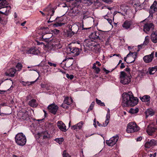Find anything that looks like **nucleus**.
<instances>
[{
    "label": "nucleus",
    "mask_w": 157,
    "mask_h": 157,
    "mask_svg": "<svg viewBox=\"0 0 157 157\" xmlns=\"http://www.w3.org/2000/svg\"><path fill=\"white\" fill-rule=\"evenodd\" d=\"M0 13L2 14L7 15L11 10L10 6H6L4 7H0Z\"/></svg>",
    "instance_id": "12"
},
{
    "label": "nucleus",
    "mask_w": 157,
    "mask_h": 157,
    "mask_svg": "<svg viewBox=\"0 0 157 157\" xmlns=\"http://www.w3.org/2000/svg\"><path fill=\"white\" fill-rule=\"evenodd\" d=\"M99 44L95 42L90 49L94 52L97 53L99 50Z\"/></svg>",
    "instance_id": "21"
},
{
    "label": "nucleus",
    "mask_w": 157,
    "mask_h": 157,
    "mask_svg": "<svg viewBox=\"0 0 157 157\" xmlns=\"http://www.w3.org/2000/svg\"><path fill=\"white\" fill-rule=\"evenodd\" d=\"M48 64L51 66H53L54 67H55L56 66V64L52 63L50 62H48Z\"/></svg>",
    "instance_id": "48"
},
{
    "label": "nucleus",
    "mask_w": 157,
    "mask_h": 157,
    "mask_svg": "<svg viewBox=\"0 0 157 157\" xmlns=\"http://www.w3.org/2000/svg\"><path fill=\"white\" fill-rule=\"evenodd\" d=\"M107 116L109 117H110V110L109 108H108L107 109V113L106 115V116Z\"/></svg>",
    "instance_id": "52"
},
{
    "label": "nucleus",
    "mask_w": 157,
    "mask_h": 157,
    "mask_svg": "<svg viewBox=\"0 0 157 157\" xmlns=\"http://www.w3.org/2000/svg\"><path fill=\"white\" fill-rule=\"evenodd\" d=\"M73 58L72 57L65 59L63 61V62L66 61L65 65L66 67H69L73 64Z\"/></svg>",
    "instance_id": "19"
},
{
    "label": "nucleus",
    "mask_w": 157,
    "mask_h": 157,
    "mask_svg": "<svg viewBox=\"0 0 157 157\" xmlns=\"http://www.w3.org/2000/svg\"><path fill=\"white\" fill-rule=\"evenodd\" d=\"M137 55V53L135 52H130L127 55V57H129L130 56L133 59V60L132 61L128 63H133L135 61V59L136 58Z\"/></svg>",
    "instance_id": "22"
},
{
    "label": "nucleus",
    "mask_w": 157,
    "mask_h": 157,
    "mask_svg": "<svg viewBox=\"0 0 157 157\" xmlns=\"http://www.w3.org/2000/svg\"><path fill=\"white\" fill-rule=\"evenodd\" d=\"M29 105L32 107H36L37 106L38 104L35 99H33L29 102Z\"/></svg>",
    "instance_id": "27"
},
{
    "label": "nucleus",
    "mask_w": 157,
    "mask_h": 157,
    "mask_svg": "<svg viewBox=\"0 0 157 157\" xmlns=\"http://www.w3.org/2000/svg\"><path fill=\"white\" fill-rule=\"evenodd\" d=\"M38 135L39 138L42 137L43 139L49 138L50 137V134L47 131H44L40 133H39Z\"/></svg>",
    "instance_id": "15"
},
{
    "label": "nucleus",
    "mask_w": 157,
    "mask_h": 157,
    "mask_svg": "<svg viewBox=\"0 0 157 157\" xmlns=\"http://www.w3.org/2000/svg\"><path fill=\"white\" fill-rule=\"evenodd\" d=\"M157 142L154 140H151L150 141L146 142L145 144V147L146 148H149L151 147L155 146L156 145Z\"/></svg>",
    "instance_id": "14"
},
{
    "label": "nucleus",
    "mask_w": 157,
    "mask_h": 157,
    "mask_svg": "<svg viewBox=\"0 0 157 157\" xmlns=\"http://www.w3.org/2000/svg\"><path fill=\"white\" fill-rule=\"evenodd\" d=\"M140 98L143 102H149L150 97L148 95H145L143 97H140Z\"/></svg>",
    "instance_id": "26"
},
{
    "label": "nucleus",
    "mask_w": 157,
    "mask_h": 157,
    "mask_svg": "<svg viewBox=\"0 0 157 157\" xmlns=\"http://www.w3.org/2000/svg\"><path fill=\"white\" fill-rule=\"evenodd\" d=\"M66 77L68 78H70V79H72L74 78V76L73 75H69L68 74H66Z\"/></svg>",
    "instance_id": "46"
},
{
    "label": "nucleus",
    "mask_w": 157,
    "mask_h": 157,
    "mask_svg": "<svg viewBox=\"0 0 157 157\" xmlns=\"http://www.w3.org/2000/svg\"><path fill=\"white\" fill-rule=\"evenodd\" d=\"M155 128L154 127H152L149 125L147 128L146 131L148 135H152V134L155 132Z\"/></svg>",
    "instance_id": "23"
},
{
    "label": "nucleus",
    "mask_w": 157,
    "mask_h": 157,
    "mask_svg": "<svg viewBox=\"0 0 157 157\" xmlns=\"http://www.w3.org/2000/svg\"><path fill=\"white\" fill-rule=\"evenodd\" d=\"M94 104H95V102L94 101H93L92 102V103H91L90 105L93 107H94Z\"/></svg>",
    "instance_id": "63"
},
{
    "label": "nucleus",
    "mask_w": 157,
    "mask_h": 157,
    "mask_svg": "<svg viewBox=\"0 0 157 157\" xmlns=\"http://www.w3.org/2000/svg\"><path fill=\"white\" fill-rule=\"evenodd\" d=\"M6 92V91L3 90H0V94H3Z\"/></svg>",
    "instance_id": "61"
},
{
    "label": "nucleus",
    "mask_w": 157,
    "mask_h": 157,
    "mask_svg": "<svg viewBox=\"0 0 157 157\" xmlns=\"http://www.w3.org/2000/svg\"><path fill=\"white\" fill-rule=\"evenodd\" d=\"M96 102L97 104L102 106H105V104L103 102H102L100 100L96 98Z\"/></svg>",
    "instance_id": "38"
},
{
    "label": "nucleus",
    "mask_w": 157,
    "mask_h": 157,
    "mask_svg": "<svg viewBox=\"0 0 157 157\" xmlns=\"http://www.w3.org/2000/svg\"><path fill=\"white\" fill-rule=\"evenodd\" d=\"M52 36V34L48 33L45 35H43V36H41V37L42 39V40L47 41V40H48Z\"/></svg>",
    "instance_id": "25"
},
{
    "label": "nucleus",
    "mask_w": 157,
    "mask_h": 157,
    "mask_svg": "<svg viewBox=\"0 0 157 157\" xmlns=\"http://www.w3.org/2000/svg\"><path fill=\"white\" fill-rule=\"evenodd\" d=\"M110 117H109L108 116L106 117V120L104 123L102 124V126H106L108 124L109 122V120Z\"/></svg>",
    "instance_id": "35"
},
{
    "label": "nucleus",
    "mask_w": 157,
    "mask_h": 157,
    "mask_svg": "<svg viewBox=\"0 0 157 157\" xmlns=\"http://www.w3.org/2000/svg\"><path fill=\"white\" fill-rule=\"evenodd\" d=\"M8 5V3L6 0H0V7H4Z\"/></svg>",
    "instance_id": "32"
},
{
    "label": "nucleus",
    "mask_w": 157,
    "mask_h": 157,
    "mask_svg": "<svg viewBox=\"0 0 157 157\" xmlns=\"http://www.w3.org/2000/svg\"><path fill=\"white\" fill-rule=\"evenodd\" d=\"M58 106L55 104H52L49 105L48 107L49 111L54 114H55L58 109Z\"/></svg>",
    "instance_id": "10"
},
{
    "label": "nucleus",
    "mask_w": 157,
    "mask_h": 157,
    "mask_svg": "<svg viewBox=\"0 0 157 157\" xmlns=\"http://www.w3.org/2000/svg\"><path fill=\"white\" fill-rule=\"evenodd\" d=\"M63 157H71V156L66 151H63Z\"/></svg>",
    "instance_id": "41"
},
{
    "label": "nucleus",
    "mask_w": 157,
    "mask_h": 157,
    "mask_svg": "<svg viewBox=\"0 0 157 157\" xmlns=\"http://www.w3.org/2000/svg\"><path fill=\"white\" fill-rule=\"evenodd\" d=\"M154 52H152L151 54L145 56L143 58L144 61L146 63L151 62L154 58Z\"/></svg>",
    "instance_id": "11"
},
{
    "label": "nucleus",
    "mask_w": 157,
    "mask_h": 157,
    "mask_svg": "<svg viewBox=\"0 0 157 157\" xmlns=\"http://www.w3.org/2000/svg\"><path fill=\"white\" fill-rule=\"evenodd\" d=\"M154 29V26L151 23H147L144 26V31L147 33L150 30H153Z\"/></svg>",
    "instance_id": "9"
},
{
    "label": "nucleus",
    "mask_w": 157,
    "mask_h": 157,
    "mask_svg": "<svg viewBox=\"0 0 157 157\" xmlns=\"http://www.w3.org/2000/svg\"><path fill=\"white\" fill-rule=\"evenodd\" d=\"M72 99L71 97H66L65 98L63 102L64 103L69 105L72 102Z\"/></svg>",
    "instance_id": "31"
},
{
    "label": "nucleus",
    "mask_w": 157,
    "mask_h": 157,
    "mask_svg": "<svg viewBox=\"0 0 157 157\" xmlns=\"http://www.w3.org/2000/svg\"><path fill=\"white\" fill-rule=\"evenodd\" d=\"M122 105L123 106H133L138 103V99L134 97L131 91L124 93L122 94Z\"/></svg>",
    "instance_id": "1"
},
{
    "label": "nucleus",
    "mask_w": 157,
    "mask_h": 157,
    "mask_svg": "<svg viewBox=\"0 0 157 157\" xmlns=\"http://www.w3.org/2000/svg\"><path fill=\"white\" fill-rule=\"evenodd\" d=\"M125 67V66L124 64V63H122L121 64V65L120 66V68L121 69H123Z\"/></svg>",
    "instance_id": "53"
},
{
    "label": "nucleus",
    "mask_w": 157,
    "mask_h": 157,
    "mask_svg": "<svg viewBox=\"0 0 157 157\" xmlns=\"http://www.w3.org/2000/svg\"><path fill=\"white\" fill-rule=\"evenodd\" d=\"M41 44L44 45V43L42 42H40L37 41V45H40Z\"/></svg>",
    "instance_id": "58"
},
{
    "label": "nucleus",
    "mask_w": 157,
    "mask_h": 157,
    "mask_svg": "<svg viewBox=\"0 0 157 157\" xmlns=\"http://www.w3.org/2000/svg\"><path fill=\"white\" fill-rule=\"evenodd\" d=\"M40 12L42 14L43 16L44 17L45 16V13H43L42 11H40Z\"/></svg>",
    "instance_id": "64"
},
{
    "label": "nucleus",
    "mask_w": 157,
    "mask_h": 157,
    "mask_svg": "<svg viewBox=\"0 0 157 157\" xmlns=\"http://www.w3.org/2000/svg\"><path fill=\"white\" fill-rule=\"evenodd\" d=\"M78 124H77L75 125L72 126L71 128L73 130H74L75 132V131L77 132L78 131Z\"/></svg>",
    "instance_id": "37"
},
{
    "label": "nucleus",
    "mask_w": 157,
    "mask_h": 157,
    "mask_svg": "<svg viewBox=\"0 0 157 157\" xmlns=\"http://www.w3.org/2000/svg\"><path fill=\"white\" fill-rule=\"evenodd\" d=\"M149 39L148 38V36H146L145 37V41H144L143 44L145 45H147L149 43Z\"/></svg>",
    "instance_id": "43"
},
{
    "label": "nucleus",
    "mask_w": 157,
    "mask_h": 157,
    "mask_svg": "<svg viewBox=\"0 0 157 157\" xmlns=\"http://www.w3.org/2000/svg\"><path fill=\"white\" fill-rule=\"evenodd\" d=\"M48 33H47L46 32H44L43 33H42L41 34V36H43V35H45L46 34H48Z\"/></svg>",
    "instance_id": "62"
},
{
    "label": "nucleus",
    "mask_w": 157,
    "mask_h": 157,
    "mask_svg": "<svg viewBox=\"0 0 157 157\" xmlns=\"http://www.w3.org/2000/svg\"><path fill=\"white\" fill-rule=\"evenodd\" d=\"M95 43V41L92 40L90 39H86L85 40L84 43H83V47L84 48L85 47L88 48L89 49H90L91 47Z\"/></svg>",
    "instance_id": "8"
},
{
    "label": "nucleus",
    "mask_w": 157,
    "mask_h": 157,
    "mask_svg": "<svg viewBox=\"0 0 157 157\" xmlns=\"http://www.w3.org/2000/svg\"><path fill=\"white\" fill-rule=\"evenodd\" d=\"M94 70L95 71V73L96 74H98L99 73V72L100 71V69L99 67H97Z\"/></svg>",
    "instance_id": "49"
},
{
    "label": "nucleus",
    "mask_w": 157,
    "mask_h": 157,
    "mask_svg": "<svg viewBox=\"0 0 157 157\" xmlns=\"http://www.w3.org/2000/svg\"><path fill=\"white\" fill-rule=\"evenodd\" d=\"M64 25V23H56L54 24V25L55 27L61 26L63 25Z\"/></svg>",
    "instance_id": "44"
},
{
    "label": "nucleus",
    "mask_w": 157,
    "mask_h": 157,
    "mask_svg": "<svg viewBox=\"0 0 157 157\" xmlns=\"http://www.w3.org/2000/svg\"><path fill=\"white\" fill-rule=\"evenodd\" d=\"M119 137L117 135H116L111 138L109 140H106V143L109 146L112 147L118 141Z\"/></svg>",
    "instance_id": "5"
},
{
    "label": "nucleus",
    "mask_w": 157,
    "mask_h": 157,
    "mask_svg": "<svg viewBox=\"0 0 157 157\" xmlns=\"http://www.w3.org/2000/svg\"><path fill=\"white\" fill-rule=\"evenodd\" d=\"M157 71V66L154 67H149L148 69L149 73L150 75H153Z\"/></svg>",
    "instance_id": "28"
},
{
    "label": "nucleus",
    "mask_w": 157,
    "mask_h": 157,
    "mask_svg": "<svg viewBox=\"0 0 157 157\" xmlns=\"http://www.w3.org/2000/svg\"><path fill=\"white\" fill-rule=\"evenodd\" d=\"M71 53L74 54V56H78V49L73 48Z\"/></svg>",
    "instance_id": "34"
},
{
    "label": "nucleus",
    "mask_w": 157,
    "mask_h": 157,
    "mask_svg": "<svg viewBox=\"0 0 157 157\" xmlns=\"http://www.w3.org/2000/svg\"><path fill=\"white\" fill-rule=\"evenodd\" d=\"M52 46H54L55 49H59L61 48V46L59 43H57L54 44H53Z\"/></svg>",
    "instance_id": "40"
},
{
    "label": "nucleus",
    "mask_w": 157,
    "mask_h": 157,
    "mask_svg": "<svg viewBox=\"0 0 157 157\" xmlns=\"http://www.w3.org/2000/svg\"><path fill=\"white\" fill-rule=\"evenodd\" d=\"M66 104L64 103L63 102V103L61 105V106L64 108L67 109L68 108V106L65 105Z\"/></svg>",
    "instance_id": "50"
},
{
    "label": "nucleus",
    "mask_w": 157,
    "mask_h": 157,
    "mask_svg": "<svg viewBox=\"0 0 157 157\" xmlns=\"http://www.w3.org/2000/svg\"><path fill=\"white\" fill-rule=\"evenodd\" d=\"M40 53V50L35 47L31 48L26 52V53L28 54H32L33 55H38Z\"/></svg>",
    "instance_id": "13"
},
{
    "label": "nucleus",
    "mask_w": 157,
    "mask_h": 157,
    "mask_svg": "<svg viewBox=\"0 0 157 157\" xmlns=\"http://www.w3.org/2000/svg\"><path fill=\"white\" fill-rule=\"evenodd\" d=\"M16 70L13 68H11L6 71L5 73V75L7 76L13 77L14 76Z\"/></svg>",
    "instance_id": "17"
},
{
    "label": "nucleus",
    "mask_w": 157,
    "mask_h": 157,
    "mask_svg": "<svg viewBox=\"0 0 157 157\" xmlns=\"http://www.w3.org/2000/svg\"><path fill=\"white\" fill-rule=\"evenodd\" d=\"M139 111V109L137 108L133 109L131 108L129 111V112L130 113L132 114H134L137 113Z\"/></svg>",
    "instance_id": "33"
},
{
    "label": "nucleus",
    "mask_w": 157,
    "mask_h": 157,
    "mask_svg": "<svg viewBox=\"0 0 157 157\" xmlns=\"http://www.w3.org/2000/svg\"><path fill=\"white\" fill-rule=\"evenodd\" d=\"M52 32L55 34H57L59 33V30L56 29H55L52 30Z\"/></svg>",
    "instance_id": "47"
},
{
    "label": "nucleus",
    "mask_w": 157,
    "mask_h": 157,
    "mask_svg": "<svg viewBox=\"0 0 157 157\" xmlns=\"http://www.w3.org/2000/svg\"><path fill=\"white\" fill-rule=\"evenodd\" d=\"M58 128L62 131L65 132L67 131L65 125L61 121H59L57 123Z\"/></svg>",
    "instance_id": "16"
},
{
    "label": "nucleus",
    "mask_w": 157,
    "mask_h": 157,
    "mask_svg": "<svg viewBox=\"0 0 157 157\" xmlns=\"http://www.w3.org/2000/svg\"><path fill=\"white\" fill-rule=\"evenodd\" d=\"M26 141V137L22 133H19L16 135L15 137V141L18 145L23 146L25 144Z\"/></svg>",
    "instance_id": "2"
},
{
    "label": "nucleus",
    "mask_w": 157,
    "mask_h": 157,
    "mask_svg": "<svg viewBox=\"0 0 157 157\" xmlns=\"http://www.w3.org/2000/svg\"><path fill=\"white\" fill-rule=\"evenodd\" d=\"M16 67L17 69V71H20L22 67V65L21 63H18L16 66Z\"/></svg>",
    "instance_id": "39"
},
{
    "label": "nucleus",
    "mask_w": 157,
    "mask_h": 157,
    "mask_svg": "<svg viewBox=\"0 0 157 157\" xmlns=\"http://www.w3.org/2000/svg\"><path fill=\"white\" fill-rule=\"evenodd\" d=\"M151 39L152 41L155 43H157V30L153 31L151 35Z\"/></svg>",
    "instance_id": "20"
},
{
    "label": "nucleus",
    "mask_w": 157,
    "mask_h": 157,
    "mask_svg": "<svg viewBox=\"0 0 157 157\" xmlns=\"http://www.w3.org/2000/svg\"><path fill=\"white\" fill-rule=\"evenodd\" d=\"M94 125L95 127H96L97 126L96 124V119H94Z\"/></svg>",
    "instance_id": "60"
},
{
    "label": "nucleus",
    "mask_w": 157,
    "mask_h": 157,
    "mask_svg": "<svg viewBox=\"0 0 157 157\" xmlns=\"http://www.w3.org/2000/svg\"><path fill=\"white\" fill-rule=\"evenodd\" d=\"M83 124V123L82 121L79 122V129L81 128L82 127Z\"/></svg>",
    "instance_id": "51"
},
{
    "label": "nucleus",
    "mask_w": 157,
    "mask_h": 157,
    "mask_svg": "<svg viewBox=\"0 0 157 157\" xmlns=\"http://www.w3.org/2000/svg\"><path fill=\"white\" fill-rule=\"evenodd\" d=\"M90 39H99L100 40L102 41V34L101 32L96 31L92 33L89 36Z\"/></svg>",
    "instance_id": "6"
},
{
    "label": "nucleus",
    "mask_w": 157,
    "mask_h": 157,
    "mask_svg": "<svg viewBox=\"0 0 157 157\" xmlns=\"http://www.w3.org/2000/svg\"><path fill=\"white\" fill-rule=\"evenodd\" d=\"M132 25V22L131 21L126 20L125 21L122 25V27L125 29H130Z\"/></svg>",
    "instance_id": "18"
},
{
    "label": "nucleus",
    "mask_w": 157,
    "mask_h": 157,
    "mask_svg": "<svg viewBox=\"0 0 157 157\" xmlns=\"http://www.w3.org/2000/svg\"><path fill=\"white\" fill-rule=\"evenodd\" d=\"M103 70L105 72L106 74H108L110 71L107 70H106L105 68H104L103 69Z\"/></svg>",
    "instance_id": "56"
},
{
    "label": "nucleus",
    "mask_w": 157,
    "mask_h": 157,
    "mask_svg": "<svg viewBox=\"0 0 157 157\" xmlns=\"http://www.w3.org/2000/svg\"><path fill=\"white\" fill-rule=\"evenodd\" d=\"M38 78L37 79H36V80L34 81H32V82H25L24 81H22V83L23 84V85H24V86H26V85L27 84H28V83H29V82L30 83V84H33L35 82H36L37 80L38 79Z\"/></svg>",
    "instance_id": "42"
},
{
    "label": "nucleus",
    "mask_w": 157,
    "mask_h": 157,
    "mask_svg": "<svg viewBox=\"0 0 157 157\" xmlns=\"http://www.w3.org/2000/svg\"><path fill=\"white\" fill-rule=\"evenodd\" d=\"M55 141L59 144H61L64 140V139L63 138H57L55 139Z\"/></svg>",
    "instance_id": "36"
},
{
    "label": "nucleus",
    "mask_w": 157,
    "mask_h": 157,
    "mask_svg": "<svg viewBox=\"0 0 157 157\" xmlns=\"http://www.w3.org/2000/svg\"><path fill=\"white\" fill-rule=\"evenodd\" d=\"M146 117L149 116H152L154 114L153 110L151 109H148L145 112Z\"/></svg>",
    "instance_id": "29"
},
{
    "label": "nucleus",
    "mask_w": 157,
    "mask_h": 157,
    "mask_svg": "<svg viewBox=\"0 0 157 157\" xmlns=\"http://www.w3.org/2000/svg\"><path fill=\"white\" fill-rule=\"evenodd\" d=\"M107 20L108 22V23L110 25H111L112 24V20L110 19V18H108L107 19Z\"/></svg>",
    "instance_id": "54"
},
{
    "label": "nucleus",
    "mask_w": 157,
    "mask_h": 157,
    "mask_svg": "<svg viewBox=\"0 0 157 157\" xmlns=\"http://www.w3.org/2000/svg\"><path fill=\"white\" fill-rule=\"evenodd\" d=\"M43 11L47 12V15L52 16L53 15L55 11L54 9L53 8L51 4H49L46 8L43 10Z\"/></svg>",
    "instance_id": "7"
},
{
    "label": "nucleus",
    "mask_w": 157,
    "mask_h": 157,
    "mask_svg": "<svg viewBox=\"0 0 157 157\" xmlns=\"http://www.w3.org/2000/svg\"><path fill=\"white\" fill-rule=\"evenodd\" d=\"M82 25L81 24L80 25V28H82V30H85V29L87 30V29H88L91 28V27L87 28H84L83 27L84 25H83V21H82Z\"/></svg>",
    "instance_id": "45"
},
{
    "label": "nucleus",
    "mask_w": 157,
    "mask_h": 157,
    "mask_svg": "<svg viewBox=\"0 0 157 157\" xmlns=\"http://www.w3.org/2000/svg\"><path fill=\"white\" fill-rule=\"evenodd\" d=\"M96 67V63H94L93 65L92 69H94Z\"/></svg>",
    "instance_id": "57"
},
{
    "label": "nucleus",
    "mask_w": 157,
    "mask_h": 157,
    "mask_svg": "<svg viewBox=\"0 0 157 157\" xmlns=\"http://www.w3.org/2000/svg\"><path fill=\"white\" fill-rule=\"evenodd\" d=\"M93 107L90 105V107H89V108L88 109L87 112H88L89 111L93 109Z\"/></svg>",
    "instance_id": "55"
},
{
    "label": "nucleus",
    "mask_w": 157,
    "mask_h": 157,
    "mask_svg": "<svg viewBox=\"0 0 157 157\" xmlns=\"http://www.w3.org/2000/svg\"><path fill=\"white\" fill-rule=\"evenodd\" d=\"M125 70L128 72H129L130 71V69L129 67H127L125 68Z\"/></svg>",
    "instance_id": "59"
},
{
    "label": "nucleus",
    "mask_w": 157,
    "mask_h": 157,
    "mask_svg": "<svg viewBox=\"0 0 157 157\" xmlns=\"http://www.w3.org/2000/svg\"><path fill=\"white\" fill-rule=\"evenodd\" d=\"M78 28V29L77 31L75 32H73L72 30H69L67 31L66 33L67 36L68 37H72L74 34H76L77 33L78 31V28Z\"/></svg>",
    "instance_id": "30"
},
{
    "label": "nucleus",
    "mask_w": 157,
    "mask_h": 157,
    "mask_svg": "<svg viewBox=\"0 0 157 157\" xmlns=\"http://www.w3.org/2000/svg\"><path fill=\"white\" fill-rule=\"evenodd\" d=\"M120 82L124 85L128 84L131 80L132 76L130 74H127L124 71L120 72Z\"/></svg>",
    "instance_id": "3"
},
{
    "label": "nucleus",
    "mask_w": 157,
    "mask_h": 157,
    "mask_svg": "<svg viewBox=\"0 0 157 157\" xmlns=\"http://www.w3.org/2000/svg\"><path fill=\"white\" fill-rule=\"evenodd\" d=\"M150 10L152 13L157 11V2L156 1H155L152 5L151 6Z\"/></svg>",
    "instance_id": "24"
},
{
    "label": "nucleus",
    "mask_w": 157,
    "mask_h": 157,
    "mask_svg": "<svg viewBox=\"0 0 157 157\" xmlns=\"http://www.w3.org/2000/svg\"><path fill=\"white\" fill-rule=\"evenodd\" d=\"M139 130V128L136 124L133 122L129 123L127 125L126 131L128 133H133L137 132Z\"/></svg>",
    "instance_id": "4"
}]
</instances>
